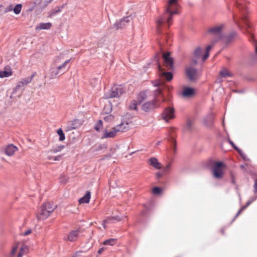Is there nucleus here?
<instances>
[{"instance_id":"nucleus-1","label":"nucleus","mask_w":257,"mask_h":257,"mask_svg":"<svg viewBox=\"0 0 257 257\" xmlns=\"http://www.w3.org/2000/svg\"><path fill=\"white\" fill-rule=\"evenodd\" d=\"M179 4L177 0H169L165 7L164 13L158 17L156 20V30L158 33H161V29L164 27L169 28L172 23V18L174 15L178 14Z\"/></svg>"},{"instance_id":"nucleus-2","label":"nucleus","mask_w":257,"mask_h":257,"mask_svg":"<svg viewBox=\"0 0 257 257\" xmlns=\"http://www.w3.org/2000/svg\"><path fill=\"white\" fill-rule=\"evenodd\" d=\"M155 203L154 198H151L147 203L143 204L144 209L142 211L141 214L138 220V228L141 229L146 226L149 217L152 214L153 209L155 207Z\"/></svg>"},{"instance_id":"nucleus-3","label":"nucleus","mask_w":257,"mask_h":257,"mask_svg":"<svg viewBox=\"0 0 257 257\" xmlns=\"http://www.w3.org/2000/svg\"><path fill=\"white\" fill-rule=\"evenodd\" d=\"M235 3L236 7L239 9L241 14L240 20L243 22L245 25L243 29H244L245 33L249 37V40L254 41L253 35L252 33V26L248 21L247 17L246 16V13H247L246 8L242 5L240 0H236Z\"/></svg>"},{"instance_id":"nucleus-4","label":"nucleus","mask_w":257,"mask_h":257,"mask_svg":"<svg viewBox=\"0 0 257 257\" xmlns=\"http://www.w3.org/2000/svg\"><path fill=\"white\" fill-rule=\"evenodd\" d=\"M54 209L55 207L51 203H43L41 207L40 211L37 214V219L44 220L46 219L53 212Z\"/></svg>"},{"instance_id":"nucleus-5","label":"nucleus","mask_w":257,"mask_h":257,"mask_svg":"<svg viewBox=\"0 0 257 257\" xmlns=\"http://www.w3.org/2000/svg\"><path fill=\"white\" fill-rule=\"evenodd\" d=\"M125 91L124 88L120 85H114L107 92L104 93V98L118 97Z\"/></svg>"},{"instance_id":"nucleus-6","label":"nucleus","mask_w":257,"mask_h":257,"mask_svg":"<svg viewBox=\"0 0 257 257\" xmlns=\"http://www.w3.org/2000/svg\"><path fill=\"white\" fill-rule=\"evenodd\" d=\"M63 55L61 54L55 60L53 65L63 74L66 70V66L70 61V59L63 61Z\"/></svg>"},{"instance_id":"nucleus-7","label":"nucleus","mask_w":257,"mask_h":257,"mask_svg":"<svg viewBox=\"0 0 257 257\" xmlns=\"http://www.w3.org/2000/svg\"><path fill=\"white\" fill-rule=\"evenodd\" d=\"M157 86L158 87L154 91V98L153 100L158 103L160 102V97H161L162 98V101L165 102L166 101V99L164 98L163 91L166 89L170 90V88L164 84H158Z\"/></svg>"},{"instance_id":"nucleus-8","label":"nucleus","mask_w":257,"mask_h":257,"mask_svg":"<svg viewBox=\"0 0 257 257\" xmlns=\"http://www.w3.org/2000/svg\"><path fill=\"white\" fill-rule=\"evenodd\" d=\"M185 74L188 80L192 82L196 81L198 79V70L192 66H186Z\"/></svg>"},{"instance_id":"nucleus-9","label":"nucleus","mask_w":257,"mask_h":257,"mask_svg":"<svg viewBox=\"0 0 257 257\" xmlns=\"http://www.w3.org/2000/svg\"><path fill=\"white\" fill-rule=\"evenodd\" d=\"M224 164L221 162H216L212 168V174L216 179H221L224 175L222 168Z\"/></svg>"},{"instance_id":"nucleus-10","label":"nucleus","mask_w":257,"mask_h":257,"mask_svg":"<svg viewBox=\"0 0 257 257\" xmlns=\"http://www.w3.org/2000/svg\"><path fill=\"white\" fill-rule=\"evenodd\" d=\"M36 72H34L32 74V75H31L30 76H29V77H26V78L22 79L21 80V81H20L18 83L17 85L15 87V88L14 89L13 91V94L15 93L21 87H23L24 86H25V85L28 84L29 83H30L32 81L33 78L36 75Z\"/></svg>"},{"instance_id":"nucleus-11","label":"nucleus","mask_w":257,"mask_h":257,"mask_svg":"<svg viewBox=\"0 0 257 257\" xmlns=\"http://www.w3.org/2000/svg\"><path fill=\"white\" fill-rule=\"evenodd\" d=\"M175 110L173 107L168 106L166 107L162 113V118L166 122L169 119H173L175 117Z\"/></svg>"},{"instance_id":"nucleus-12","label":"nucleus","mask_w":257,"mask_h":257,"mask_svg":"<svg viewBox=\"0 0 257 257\" xmlns=\"http://www.w3.org/2000/svg\"><path fill=\"white\" fill-rule=\"evenodd\" d=\"M132 20V18L130 16L124 17L119 21L116 22L114 24V27L115 28L116 30L124 28Z\"/></svg>"},{"instance_id":"nucleus-13","label":"nucleus","mask_w":257,"mask_h":257,"mask_svg":"<svg viewBox=\"0 0 257 257\" xmlns=\"http://www.w3.org/2000/svg\"><path fill=\"white\" fill-rule=\"evenodd\" d=\"M163 58L164 61V66L169 70L173 68V60L170 57V53L167 52L163 54Z\"/></svg>"},{"instance_id":"nucleus-14","label":"nucleus","mask_w":257,"mask_h":257,"mask_svg":"<svg viewBox=\"0 0 257 257\" xmlns=\"http://www.w3.org/2000/svg\"><path fill=\"white\" fill-rule=\"evenodd\" d=\"M159 105L155 101L152 100V101H148L144 103L142 106V109L145 111H150L155 108L158 107Z\"/></svg>"},{"instance_id":"nucleus-15","label":"nucleus","mask_w":257,"mask_h":257,"mask_svg":"<svg viewBox=\"0 0 257 257\" xmlns=\"http://www.w3.org/2000/svg\"><path fill=\"white\" fill-rule=\"evenodd\" d=\"M118 126L113 127L111 130H105L102 138H111L114 137L118 133Z\"/></svg>"},{"instance_id":"nucleus-16","label":"nucleus","mask_w":257,"mask_h":257,"mask_svg":"<svg viewBox=\"0 0 257 257\" xmlns=\"http://www.w3.org/2000/svg\"><path fill=\"white\" fill-rule=\"evenodd\" d=\"M224 27L223 25H220L209 28L207 33L213 35H220Z\"/></svg>"},{"instance_id":"nucleus-17","label":"nucleus","mask_w":257,"mask_h":257,"mask_svg":"<svg viewBox=\"0 0 257 257\" xmlns=\"http://www.w3.org/2000/svg\"><path fill=\"white\" fill-rule=\"evenodd\" d=\"M81 232L80 229L78 228L76 230L71 231L67 236V239L71 242L74 241L76 240L79 234Z\"/></svg>"},{"instance_id":"nucleus-18","label":"nucleus","mask_w":257,"mask_h":257,"mask_svg":"<svg viewBox=\"0 0 257 257\" xmlns=\"http://www.w3.org/2000/svg\"><path fill=\"white\" fill-rule=\"evenodd\" d=\"M50 75L49 78L51 79L56 78L61 75H62L60 71H59L55 67H54L53 65L50 70Z\"/></svg>"},{"instance_id":"nucleus-19","label":"nucleus","mask_w":257,"mask_h":257,"mask_svg":"<svg viewBox=\"0 0 257 257\" xmlns=\"http://www.w3.org/2000/svg\"><path fill=\"white\" fill-rule=\"evenodd\" d=\"M122 215H116L114 216L108 217L106 219L103 220V223H114L115 221L118 222L121 220L123 218Z\"/></svg>"},{"instance_id":"nucleus-20","label":"nucleus","mask_w":257,"mask_h":257,"mask_svg":"<svg viewBox=\"0 0 257 257\" xmlns=\"http://www.w3.org/2000/svg\"><path fill=\"white\" fill-rule=\"evenodd\" d=\"M18 150V148L13 144L8 145L5 149V153L9 156H11Z\"/></svg>"},{"instance_id":"nucleus-21","label":"nucleus","mask_w":257,"mask_h":257,"mask_svg":"<svg viewBox=\"0 0 257 257\" xmlns=\"http://www.w3.org/2000/svg\"><path fill=\"white\" fill-rule=\"evenodd\" d=\"M194 93V89L190 87H185L182 92V95L184 97H190L193 95Z\"/></svg>"},{"instance_id":"nucleus-22","label":"nucleus","mask_w":257,"mask_h":257,"mask_svg":"<svg viewBox=\"0 0 257 257\" xmlns=\"http://www.w3.org/2000/svg\"><path fill=\"white\" fill-rule=\"evenodd\" d=\"M149 161L150 165L156 169H161L162 167V164L159 162L158 159L156 158L152 157L149 160Z\"/></svg>"},{"instance_id":"nucleus-23","label":"nucleus","mask_w":257,"mask_h":257,"mask_svg":"<svg viewBox=\"0 0 257 257\" xmlns=\"http://www.w3.org/2000/svg\"><path fill=\"white\" fill-rule=\"evenodd\" d=\"M158 67L159 68V70L160 71V72H161V75L163 76H164L165 78L167 79V80L169 81L172 79L173 74H172L171 72H164L160 65H158Z\"/></svg>"},{"instance_id":"nucleus-24","label":"nucleus","mask_w":257,"mask_h":257,"mask_svg":"<svg viewBox=\"0 0 257 257\" xmlns=\"http://www.w3.org/2000/svg\"><path fill=\"white\" fill-rule=\"evenodd\" d=\"M12 74V70L10 67L8 68H5L4 71H0V77H8L11 76Z\"/></svg>"},{"instance_id":"nucleus-25","label":"nucleus","mask_w":257,"mask_h":257,"mask_svg":"<svg viewBox=\"0 0 257 257\" xmlns=\"http://www.w3.org/2000/svg\"><path fill=\"white\" fill-rule=\"evenodd\" d=\"M228 141L229 143L232 146V147L237 152L240 154V155L241 156V157L244 159L246 160V155L245 154L242 152V151L239 149L238 147H237L235 144L233 143V142L230 140L229 139H228Z\"/></svg>"},{"instance_id":"nucleus-26","label":"nucleus","mask_w":257,"mask_h":257,"mask_svg":"<svg viewBox=\"0 0 257 257\" xmlns=\"http://www.w3.org/2000/svg\"><path fill=\"white\" fill-rule=\"evenodd\" d=\"M91 198V194H85V195L79 199L78 202L80 204L88 203Z\"/></svg>"},{"instance_id":"nucleus-27","label":"nucleus","mask_w":257,"mask_h":257,"mask_svg":"<svg viewBox=\"0 0 257 257\" xmlns=\"http://www.w3.org/2000/svg\"><path fill=\"white\" fill-rule=\"evenodd\" d=\"M128 123L127 122H122L120 124L116 125L115 126H118L117 128L118 132H123L128 130Z\"/></svg>"},{"instance_id":"nucleus-28","label":"nucleus","mask_w":257,"mask_h":257,"mask_svg":"<svg viewBox=\"0 0 257 257\" xmlns=\"http://www.w3.org/2000/svg\"><path fill=\"white\" fill-rule=\"evenodd\" d=\"M75 122L76 120L68 121L67 123V126H66L65 131L68 132L72 130L75 129L76 128Z\"/></svg>"},{"instance_id":"nucleus-29","label":"nucleus","mask_w":257,"mask_h":257,"mask_svg":"<svg viewBox=\"0 0 257 257\" xmlns=\"http://www.w3.org/2000/svg\"><path fill=\"white\" fill-rule=\"evenodd\" d=\"M236 36L237 33L234 31L232 32L225 38V41L226 43H229L234 40Z\"/></svg>"},{"instance_id":"nucleus-30","label":"nucleus","mask_w":257,"mask_h":257,"mask_svg":"<svg viewBox=\"0 0 257 257\" xmlns=\"http://www.w3.org/2000/svg\"><path fill=\"white\" fill-rule=\"evenodd\" d=\"M51 26L52 24L50 23H40L39 25L36 28V30H47L49 29Z\"/></svg>"},{"instance_id":"nucleus-31","label":"nucleus","mask_w":257,"mask_h":257,"mask_svg":"<svg viewBox=\"0 0 257 257\" xmlns=\"http://www.w3.org/2000/svg\"><path fill=\"white\" fill-rule=\"evenodd\" d=\"M112 104L110 101H108L105 104L104 106L103 111L106 114H108L112 111Z\"/></svg>"},{"instance_id":"nucleus-32","label":"nucleus","mask_w":257,"mask_h":257,"mask_svg":"<svg viewBox=\"0 0 257 257\" xmlns=\"http://www.w3.org/2000/svg\"><path fill=\"white\" fill-rule=\"evenodd\" d=\"M64 5L61 7L55 8L54 9L51 10L49 13V17H52L56 15L57 14L61 12V10L64 8Z\"/></svg>"},{"instance_id":"nucleus-33","label":"nucleus","mask_w":257,"mask_h":257,"mask_svg":"<svg viewBox=\"0 0 257 257\" xmlns=\"http://www.w3.org/2000/svg\"><path fill=\"white\" fill-rule=\"evenodd\" d=\"M147 98V95L145 92H141L137 97L138 102L140 104Z\"/></svg>"},{"instance_id":"nucleus-34","label":"nucleus","mask_w":257,"mask_h":257,"mask_svg":"<svg viewBox=\"0 0 257 257\" xmlns=\"http://www.w3.org/2000/svg\"><path fill=\"white\" fill-rule=\"evenodd\" d=\"M220 76L223 78H226V77H230L232 76V74L230 72H229L226 69H222V70L219 73Z\"/></svg>"},{"instance_id":"nucleus-35","label":"nucleus","mask_w":257,"mask_h":257,"mask_svg":"<svg viewBox=\"0 0 257 257\" xmlns=\"http://www.w3.org/2000/svg\"><path fill=\"white\" fill-rule=\"evenodd\" d=\"M213 120V116L212 114H210L206 119L204 120L205 124L207 126H210L212 123Z\"/></svg>"},{"instance_id":"nucleus-36","label":"nucleus","mask_w":257,"mask_h":257,"mask_svg":"<svg viewBox=\"0 0 257 257\" xmlns=\"http://www.w3.org/2000/svg\"><path fill=\"white\" fill-rule=\"evenodd\" d=\"M116 242V239L109 238L103 241V244L105 245H113Z\"/></svg>"},{"instance_id":"nucleus-37","label":"nucleus","mask_w":257,"mask_h":257,"mask_svg":"<svg viewBox=\"0 0 257 257\" xmlns=\"http://www.w3.org/2000/svg\"><path fill=\"white\" fill-rule=\"evenodd\" d=\"M193 121L190 119H188L186 122L185 130L188 131H191L193 127Z\"/></svg>"},{"instance_id":"nucleus-38","label":"nucleus","mask_w":257,"mask_h":257,"mask_svg":"<svg viewBox=\"0 0 257 257\" xmlns=\"http://www.w3.org/2000/svg\"><path fill=\"white\" fill-rule=\"evenodd\" d=\"M202 53V50L200 47H197L194 51V56L196 58H199L201 56Z\"/></svg>"},{"instance_id":"nucleus-39","label":"nucleus","mask_w":257,"mask_h":257,"mask_svg":"<svg viewBox=\"0 0 257 257\" xmlns=\"http://www.w3.org/2000/svg\"><path fill=\"white\" fill-rule=\"evenodd\" d=\"M57 133L58 135L59 136V141H64L65 139V135H64L62 128H59L57 130Z\"/></svg>"},{"instance_id":"nucleus-40","label":"nucleus","mask_w":257,"mask_h":257,"mask_svg":"<svg viewBox=\"0 0 257 257\" xmlns=\"http://www.w3.org/2000/svg\"><path fill=\"white\" fill-rule=\"evenodd\" d=\"M22 5L21 4L17 5L13 9L14 12L16 14H19L20 13L22 10Z\"/></svg>"},{"instance_id":"nucleus-41","label":"nucleus","mask_w":257,"mask_h":257,"mask_svg":"<svg viewBox=\"0 0 257 257\" xmlns=\"http://www.w3.org/2000/svg\"><path fill=\"white\" fill-rule=\"evenodd\" d=\"M169 141L171 143V144L173 145V150L174 152L176 151V142L175 140V139L172 137H170L169 139Z\"/></svg>"},{"instance_id":"nucleus-42","label":"nucleus","mask_w":257,"mask_h":257,"mask_svg":"<svg viewBox=\"0 0 257 257\" xmlns=\"http://www.w3.org/2000/svg\"><path fill=\"white\" fill-rule=\"evenodd\" d=\"M102 127V121L101 120H99L97 123L96 124L95 126H94L95 130L99 132L100 131V129Z\"/></svg>"},{"instance_id":"nucleus-43","label":"nucleus","mask_w":257,"mask_h":257,"mask_svg":"<svg viewBox=\"0 0 257 257\" xmlns=\"http://www.w3.org/2000/svg\"><path fill=\"white\" fill-rule=\"evenodd\" d=\"M68 178L64 175H62L60 177V182L61 183L65 184V183H67L68 181Z\"/></svg>"},{"instance_id":"nucleus-44","label":"nucleus","mask_w":257,"mask_h":257,"mask_svg":"<svg viewBox=\"0 0 257 257\" xmlns=\"http://www.w3.org/2000/svg\"><path fill=\"white\" fill-rule=\"evenodd\" d=\"M130 108L131 109L137 110V101L136 100H133L130 105Z\"/></svg>"},{"instance_id":"nucleus-45","label":"nucleus","mask_w":257,"mask_h":257,"mask_svg":"<svg viewBox=\"0 0 257 257\" xmlns=\"http://www.w3.org/2000/svg\"><path fill=\"white\" fill-rule=\"evenodd\" d=\"M114 119V116L110 114L104 117V121L106 122H111Z\"/></svg>"},{"instance_id":"nucleus-46","label":"nucleus","mask_w":257,"mask_h":257,"mask_svg":"<svg viewBox=\"0 0 257 257\" xmlns=\"http://www.w3.org/2000/svg\"><path fill=\"white\" fill-rule=\"evenodd\" d=\"M64 148V146H59L51 150V151L53 153H57L61 151Z\"/></svg>"},{"instance_id":"nucleus-47","label":"nucleus","mask_w":257,"mask_h":257,"mask_svg":"<svg viewBox=\"0 0 257 257\" xmlns=\"http://www.w3.org/2000/svg\"><path fill=\"white\" fill-rule=\"evenodd\" d=\"M218 41V40H214L212 42L211 44L208 46L206 47V52L209 53L210 50L211 49V48L214 46L215 43Z\"/></svg>"},{"instance_id":"nucleus-48","label":"nucleus","mask_w":257,"mask_h":257,"mask_svg":"<svg viewBox=\"0 0 257 257\" xmlns=\"http://www.w3.org/2000/svg\"><path fill=\"white\" fill-rule=\"evenodd\" d=\"M171 163H169L165 167H164L163 168V173H166L168 172L171 169Z\"/></svg>"},{"instance_id":"nucleus-49","label":"nucleus","mask_w":257,"mask_h":257,"mask_svg":"<svg viewBox=\"0 0 257 257\" xmlns=\"http://www.w3.org/2000/svg\"><path fill=\"white\" fill-rule=\"evenodd\" d=\"M18 247L15 246L13 247L9 257H14L17 251Z\"/></svg>"},{"instance_id":"nucleus-50","label":"nucleus","mask_w":257,"mask_h":257,"mask_svg":"<svg viewBox=\"0 0 257 257\" xmlns=\"http://www.w3.org/2000/svg\"><path fill=\"white\" fill-rule=\"evenodd\" d=\"M256 199L257 195H254L253 196L250 197L247 202V205H250L253 201L255 200Z\"/></svg>"},{"instance_id":"nucleus-51","label":"nucleus","mask_w":257,"mask_h":257,"mask_svg":"<svg viewBox=\"0 0 257 257\" xmlns=\"http://www.w3.org/2000/svg\"><path fill=\"white\" fill-rule=\"evenodd\" d=\"M163 190L162 188L155 187L153 188L152 193H162Z\"/></svg>"},{"instance_id":"nucleus-52","label":"nucleus","mask_w":257,"mask_h":257,"mask_svg":"<svg viewBox=\"0 0 257 257\" xmlns=\"http://www.w3.org/2000/svg\"><path fill=\"white\" fill-rule=\"evenodd\" d=\"M241 212H242V211L241 210H240V209L237 211V213L236 214V215H235L234 218L232 219L230 223H232L235 220V219L241 213Z\"/></svg>"},{"instance_id":"nucleus-53","label":"nucleus","mask_w":257,"mask_h":257,"mask_svg":"<svg viewBox=\"0 0 257 257\" xmlns=\"http://www.w3.org/2000/svg\"><path fill=\"white\" fill-rule=\"evenodd\" d=\"M53 0H47L44 2L43 8L46 7L49 4H50Z\"/></svg>"},{"instance_id":"nucleus-54","label":"nucleus","mask_w":257,"mask_h":257,"mask_svg":"<svg viewBox=\"0 0 257 257\" xmlns=\"http://www.w3.org/2000/svg\"><path fill=\"white\" fill-rule=\"evenodd\" d=\"M197 63V62L196 60H195V59H193L191 60L190 64L188 66H192L194 67V66Z\"/></svg>"},{"instance_id":"nucleus-55","label":"nucleus","mask_w":257,"mask_h":257,"mask_svg":"<svg viewBox=\"0 0 257 257\" xmlns=\"http://www.w3.org/2000/svg\"><path fill=\"white\" fill-rule=\"evenodd\" d=\"M32 232V230L31 229H29L27 230H26V231H25L23 233V235L24 236H27L28 235H29V234H30Z\"/></svg>"},{"instance_id":"nucleus-56","label":"nucleus","mask_w":257,"mask_h":257,"mask_svg":"<svg viewBox=\"0 0 257 257\" xmlns=\"http://www.w3.org/2000/svg\"><path fill=\"white\" fill-rule=\"evenodd\" d=\"M27 249V246L26 245H22L21 247L20 251H22L24 253V250Z\"/></svg>"},{"instance_id":"nucleus-57","label":"nucleus","mask_w":257,"mask_h":257,"mask_svg":"<svg viewBox=\"0 0 257 257\" xmlns=\"http://www.w3.org/2000/svg\"><path fill=\"white\" fill-rule=\"evenodd\" d=\"M209 53L206 52L204 55L203 56L202 60L205 61L209 57Z\"/></svg>"},{"instance_id":"nucleus-58","label":"nucleus","mask_w":257,"mask_h":257,"mask_svg":"<svg viewBox=\"0 0 257 257\" xmlns=\"http://www.w3.org/2000/svg\"><path fill=\"white\" fill-rule=\"evenodd\" d=\"M12 10H13V6H12V5H10L6 9L5 12H8L9 11H11Z\"/></svg>"},{"instance_id":"nucleus-59","label":"nucleus","mask_w":257,"mask_h":257,"mask_svg":"<svg viewBox=\"0 0 257 257\" xmlns=\"http://www.w3.org/2000/svg\"><path fill=\"white\" fill-rule=\"evenodd\" d=\"M233 19H234V21L235 23L236 24V25L238 26V27L241 29V26L240 25L238 21L236 19V18L234 17H233Z\"/></svg>"},{"instance_id":"nucleus-60","label":"nucleus","mask_w":257,"mask_h":257,"mask_svg":"<svg viewBox=\"0 0 257 257\" xmlns=\"http://www.w3.org/2000/svg\"><path fill=\"white\" fill-rule=\"evenodd\" d=\"M249 205H247V203H246V205L242 206L240 210H241L242 211H243L244 209H245Z\"/></svg>"},{"instance_id":"nucleus-61","label":"nucleus","mask_w":257,"mask_h":257,"mask_svg":"<svg viewBox=\"0 0 257 257\" xmlns=\"http://www.w3.org/2000/svg\"><path fill=\"white\" fill-rule=\"evenodd\" d=\"M42 1V0H34V3L35 4V5H39V4H41Z\"/></svg>"},{"instance_id":"nucleus-62","label":"nucleus","mask_w":257,"mask_h":257,"mask_svg":"<svg viewBox=\"0 0 257 257\" xmlns=\"http://www.w3.org/2000/svg\"><path fill=\"white\" fill-rule=\"evenodd\" d=\"M104 247H101L97 251V253L98 254H101L103 251H104Z\"/></svg>"},{"instance_id":"nucleus-63","label":"nucleus","mask_w":257,"mask_h":257,"mask_svg":"<svg viewBox=\"0 0 257 257\" xmlns=\"http://www.w3.org/2000/svg\"><path fill=\"white\" fill-rule=\"evenodd\" d=\"M24 254V252H22V251H19L18 255H17V257H22L23 255Z\"/></svg>"},{"instance_id":"nucleus-64","label":"nucleus","mask_w":257,"mask_h":257,"mask_svg":"<svg viewBox=\"0 0 257 257\" xmlns=\"http://www.w3.org/2000/svg\"><path fill=\"white\" fill-rule=\"evenodd\" d=\"M254 186V189L255 190H257V179L255 181Z\"/></svg>"}]
</instances>
